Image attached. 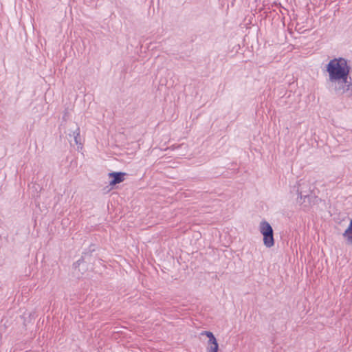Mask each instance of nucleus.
<instances>
[{
	"label": "nucleus",
	"instance_id": "nucleus-5",
	"mask_svg": "<svg viewBox=\"0 0 352 352\" xmlns=\"http://www.w3.org/2000/svg\"><path fill=\"white\" fill-rule=\"evenodd\" d=\"M126 174L123 172H111L108 174L112 179L109 182L110 186H115L122 182L124 180V176Z\"/></svg>",
	"mask_w": 352,
	"mask_h": 352
},
{
	"label": "nucleus",
	"instance_id": "nucleus-6",
	"mask_svg": "<svg viewBox=\"0 0 352 352\" xmlns=\"http://www.w3.org/2000/svg\"><path fill=\"white\" fill-rule=\"evenodd\" d=\"M93 247L94 245H90L89 252H84L81 258L74 263V267L75 269L80 267V265L83 263L90 262L89 258L91 256V252L95 250Z\"/></svg>",
	"mask_w": 352,
	"mask_h": 352
},
{
	"label": "nucleus",
	"instance_id": "nucleus-8",
	"mask_svg": "<svg viewBox=\"0 0 352 352\" xmlns=\"http://www.w3.org/2000/svg\"><path fill=\"white\" fill-rule=\"evenodd\" d=\"M72 136L76 144H81L80 142V128L78 126L73 131Z\"/></svg>",
	"mask_w": 352,
	"mask_h": 352
},
{
	"label": "nucleus",
	"instance_id": "nucleus-4",
	"mask_svg": "<svg viewBox=\"0 0 352 352\" xmlns=\"http://www.w3.org/2000/svg\"><path fill=\"white\" fill-rule=\"evenodd\" d=\"M201 334H205L208 338L206 352H218L219 344L214 334L210 331H204Z\"/></svg>",
	"mask_w": 352,
	"mask_h": 352
},
{
	"label": "nucleus",
	"instance_id": "nucleus-3",
	"mask_svg": "<svg viewBox=\"0 0 352 352\" xmlns=\"http://www.w3.org/2000/svg\"><path fill=\"white\" fill-rule=\"evenodd\" d=\"M260 232L263 236V243L267 248L274 245V231L271 225L266 221L260 223Z\"/></svg>",
	"mask_w": 352,
	"mask_h": 352
},
{
	"label": "nucleus",
	"instance_id": "nucleus-2",
	"mask_svg": "<svg viewBox=\"0 0 352 352\" xmlns=\"http://www.w3.org/2000/svg\"><path fill=\"white\" fill-rule=\"evenodd\" d=\"M296 191L297 202L304 208H309L318 201V197L313 193L312 185L309 182H299Z\"/></svg>",
	"mask_w": 352,
	"mask_h": 352
},
{
	"label": "nucleus",
	"instance_id": "nucleus-1",
	"mask_svg": "<svg viewBox=\"0 0 352 352\" xmlns=\"http://www.w3.org/2000/svg\"><path fill=\"white\" fill-rule=\"evenodd\" d=\"M351 67L347 60L342 57L334 58L327 64L328 73L327 88L329 91L338 96L348 92L352 86L350 77Z\"/></svg>",
	"mask_w": 352,
	"mask_h": 352
},
{
	"label": "nucleus",
	"instance_id": "nucleus-7",
	"mask_svg": "<svg viewBox=\"0 0 352 352\" xmlns=\"http://www.w3.org/2000/svg\"><path fill=\"white\" fill-rule=\"evenodd\" d=\"M347 245H352V219L350 221L348 228L342 234Z\"/></svg>",
	"mask_w": 352,
	"mask_h": 352
}]
</instances>
